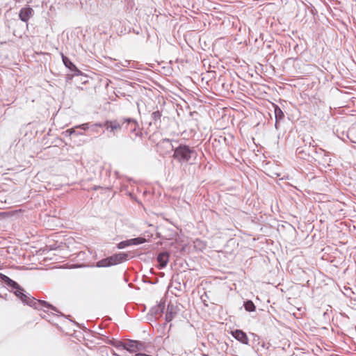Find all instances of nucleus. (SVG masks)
Wrapping results in <instances>:
<instances>
[{"label":"nucleus","mask_w":356,"mask_h":356,"mask_svg":"<svg viewBox=\"0 0 356 356\" xmlns=\"http://www.w3.org/2000/svg\"><path fill=\"white\" fill-rule=\"evenodd\" d=\"M89 127H90V126H89L88 123H84L81 125L75 127V128H80L83 130H86V129H89Z\"/></svg>","instance_id":"obj_20"},{"label":"nucleus","mask_w":356,"mask_h":356,"mask_svg":"<svg viewBox=\"0 0 356 356\" xmlns=\"http://www.w3.org/2000/svg\"><path fill=\"white\" fill-rule=\"evenodd\" d=\"M168 259L169 254L167 252H162L158 255L157 260L161 268H164L167 265Z\"/></svg>","instance_id":"obj_8"},{"label":"nucleus","mask_w":356,"mask_h":356,"mask_svg":"<svg viewBox=\"0 0 356 356\" xmlns=\"http://www.w3.org/2000/svg\"><path fill=\"white\" fill-rule=\"evenodd\" d=\"M197 154L193 148L186 145H180L175 149L173 157L179 162L193 163L197 159Z\"/></svg>","instance_id":"obj_2"},{"label":"nucleus","mask_w":356,"mask_h":356,"mask_svg":"<svg viewBox=\"0 0 356 356\" xmlns=\"http://www.w3.org/2000/svg\"><path fill=\"white\" fill-rule=\"evenodd\" d=\"M144 348L143 343L139 341L129 340L125 342L124 349L131 353H136L143 350Z\"/></svg>","instance_id":"obj_4"},{"label":"nucleus","mask_w":356,"mask_h":356,"mask_svg":"<svg viewBox=\"0 0 356 356\" xmlns=\"http://www.w3.org/2000/svg\"><path fill=\"white\" fill-rule=\"evenodd\" d=\"M159 307L161 309V311L164 309V304L163 303H161L159 304Z\"/></svg>","instance_id":"obj_23"},{"label":"nucleus","mask_w":356,"mask_h":356,"mask_svg":"<svg viewBox=\"0 0 356 356\" xmlns=\"http://www.w3.org/2000/svg\"><path fill=\"white\" fill-rule=\"evenodd\" d=\"M0 276L8 286L13 287L15 289V295L21 299V300L29 305V306L34 307L37 309H43L44 312H49V309L56 311V308L52 305H49L45 301L43 300H38L33 298L29 297L27 295L22 293V289L20 288L19 284L15 281L10 279L8 277L0 274Z\"/></svg>","instance_id":"obj_1"},{"label":"nucleus","mask_w":356,"mask_h":356,"mask_svg":"<svg viewBox=\"0 0 356 356\" xmlns=\"http://www.w3.org/2000/svg\"><path fill=\"white\" fill-rule=\"evenodd\" d=\"M123 124V121H118L115 120H107L103 124V126L108 131L112 134L113 136H115L116 133L122 129Z\"/></svg>","instance_id":"obj_3"},{"label":"nucleus","mask_w":356,"mask_h":356,"mask_svg":"<svg viewBox=\"0 0 356 356\" xmlns=\"http://www.w3.org/2000/svg\"><path fill=\"white\" fill-rule=\"evenodd\" d=\"M232 335L238 341L244 343L248 344V338L246 335V334L240 330H236L234 331H232Z\"/></svg>","instance_id":"obj_6"},{"label":"nucleus","mask_w":356,"mask_h":356,"mask_svg":"<svg viewBox=\"0 0 356 356\" xmlns=\"http://www.w3.org/2000/svg\"><path fill=\"white\" fill-rule=\"evenodd\" d=\"M110 266H112V264L109 257L102 259L97 263V267H108Z\"/></svg>","instance_id":"obj_11"},{"label":"nucleus","mask_w":356,"mask_h":356,"mask_svg":"<svg viewBox=\"0 0 356 356\" xmlns=\"http://www.w3.org/2000/svg\"><path fill=\"white\" fill-rule=\"evenodd\" d=\"M123 122H127V128H129L131 132L136 131L138 127V122L136 120L131 118L123 120Z\"/></svg>","instance_id":"obj_9"},{"label":"nucleus","mask_w":356,"mask_h":356,"mask_svg":"<svg viewBox=\"0 0 356 356\" xmlns=\"http://www.w3.org/2000/svg\"><path fill=\"white\" fill-rule=\"evenodd\" d=\"M244 306L245 309L248 312H253L255 310V306L252 301H247Z\"/></svg>","instance_id":"obj_15"},{"label":"nucleus","mask_w":356,"mask_h":356,"mask_svg":"<svg viewBox=\"0 0 356 356\" xmlns=\"http://www.w3.org/2000/svg\"><path fill=\"white\" fill-rule=\"evenodd\" d=\"M152 115H153V118L156 119V118L160 117V113L159 111H156L152 113Z\"/></svg>","instance_id":"obj_21"},{"label":"nucleus","mask_w":356,"mask_h":356,"mask_svg":"<svg viewBox=\"0 0 356 356\" xmlns=\"http://www.w3.org/2000/svg\"><path fill=\"white\" fill-rule=\"evenodd\" d=\"M129 245H131V243H130V239L129 240H127V241H121L120 243H119L118 244V248L119 249H123L127 246H129Z\"/></svg>","instance_id":"obj_16"},{"label":"nucleus","mask_w":356,"mask_h":356,"mask_svg":"<svg viewBox=\"0 0 356 356\" xmlns=\"http://www.w3.org/2000/svg\"><path fill=\"white\" fill-rule=\"evenodd\" d=\"M63 61L67 67L71 70H72L73 68H76L75 65L68 58L63 56Z\"/></svg>","instance_id":"obj_14"},{"label":"nucleus","mask_w":356,"mask_h":356,"mask_svg":"<svg viewBox=\"0 0 356 356\" xmlns=\"http://www.w3.org/2000/svg\"><path fill=\"white\" fill-rule=\"evenodd\" d=\"M33 9L31 8H24L19 12V18L23 22H28L32 15Z\"/></svg>","instance_id":"obj_7"},{"label":"nucleus","mask_w":356,"mask_h":356,"mask_svg":"<svg viewBox=\"0 0 356 356\" xmlns=\"http://www.w3.org/2000/svg\"><path fill=\"white\" fill-rule=\"evenodd\" d=\"M171 319H172V316L170 315H167L166 316V320L167 321H171Z\"/></svg>","instance_id":"obj_24"},{"label":"nucleus","mask_w":356,"mask_h":356,"mask_svg":"<svg viewBox=\"0 0 356 356\" xmlns=\"http://www.w3.org/2000/svg\"><path fill=\"white\" fill-rule=\"evenodd\" d=\"M275 115L277 122L281 120L284 118V113L278 106H275Z\"/></svg>","instance_id":"obj_13"},{"label":"nucleus","mask_w":356,"mask_h":356,"mask_svg":"<svg viewBox=\"0 0 356 356\" xmlns=\"http://www.w3.org/2000/svg\"><path fill=\"white\" fill-rule=\"evenodd\" d=\"M104 127L103 124H100V123H95V124L91 125L92 130L95 132L98 131V130L97 129V127Z\"/></svg>","instance_id":"obj_19"},{"label":"nucleus","mask_w":356,"mask_h":356,"mask_svg":"<svg viewBox=\"0 0 356 356\" xmlns=\"http://www.w3.org/2000/svg\"><path fill=\"white\" fill-rule=\"evenodd\" d=\"M159 147L161 148V147L166 148L167 152H170L173 149V146H172L170 140L168 139H164L162 141H161L160 143L159 144Z\"/></svg>","instance_id":"obj_10"},{"label":"nucleus","mask_w":356,"mask_h":356,"mask_svg":"<svg viewBox=\"0 0 356 356\" xmlns=\"http://www.w3.org/2000/svg\"><path fill=\"white\" fill-rule=\"evenodd\" d=\"M127 257L128 254L124 252H120L109 257L112 266L120 264L122 261H126Z\"/></svg>","instance_id":"obj_5"},{"label":"nucleus","mask_w":356,"mask_h":356,"mask_svg":"<svg viewBox=\"0 0 356 356\" xmlns=\"http://www.w3.org/2000/svg\"><path fill=\"white\" fill-rule=\"evenodd\" d=\"M67 133H69L70 135L72 134L73 133H74V129H67L66 131Z\"/></svg>","instance_id":"obj_22"},{"label":"nucleus","mask_w":356,"mask_h":356,"mask_svg":"<svg viewBox=\"0 0 356 356\" xmlns=\"http://www.w3.org/2000/svg\"><path fill=\"white\" fill-rule=\"evenodd\" d=\"M146 241V239L144 238L138 237L130 239V243L131 245H137L139 244L144 243Z\"/></svg>","instance_id":"obj_12"},{"label":"nucleus","mask_w":356,"mask_h":356,"mask_svg":"<svg viewBox=\"0 0 356 356\" xmlns=\"http://www.w3.org/2000/svg\"><path fill=\"white\" fill-rule=\"evenodd\" d=\"M124 343L125 342H122V341H116L115 343H113V346L115 347H116L117 348H123L124 349Z\"/></svg>","instance_id":"obj_18"},{"label":"nucleus","mask_w":356,"mask_h":356,"mask_svg":"<svg viewBox=\"0 0 356 356\" xmlns=\"http://www.w3.org/2000/svg\"><path fill=\"white\" fill-rule=\"evenodd\" d=\"M194 244L195 248H198L200 249L204 248L205 246V245L200 240H196L194 242Z\"/></svg>","instance_id":"obj_17"}]
</instances>
